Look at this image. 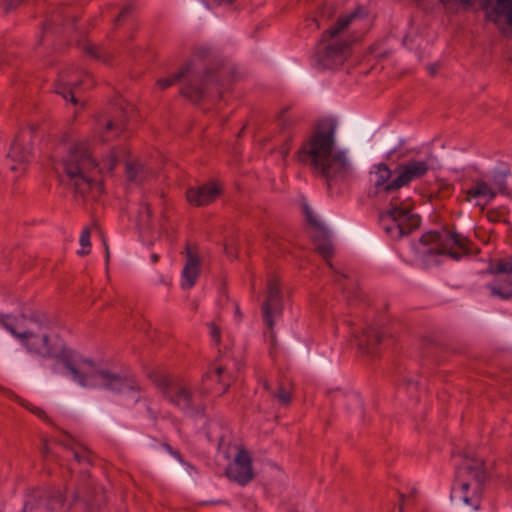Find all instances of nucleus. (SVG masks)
Wrapping results in <instances>:
<instances>
[{
	"label": "nucleus",
	"mask_w": 512,
	"mask_h": 512,
	"mask_svg": "<svg viewBox=\"0 0 512 512\" xmlns=\"http://www.w3.org/2000/svg\"><path fill=\"white\" fill-rule=\"evenodd\" d=\"M29 152L22 143L16 140L8 154L7 159L11 161L10 170L15 172H23L24 164L28 161Z\"/></svg>",
	"instance_id": "18"
},
{
	"label": "nucleus",
	"mask_w": 512,
	"mask_h": 512,
	"mask_svg": "<svg viewBox=\"0 0 512 512\" xmlns=\"http://www.w3.org/2000/svg\"><path fill=\"white\" fill-rule=\"evenodd\" d=\"M390 230H391V228H390V227H387V228H386V231H387V232H390Z\"/></svg>",
	"instance_id": "61"
},
{
	"label": "nucleus",
	"mask_w": 512,
	"mask_h": 512,
	"mask_svg": "<svg viewBox=\"0 0 512 512\" xmlns=\"http://www.w3.org/2000/svg\"><path fill=\"white\" fill-rule=\"evenodd\" d=\"M487 191H489V185L482 180H476L474 186L467 190V195L468 198L486 196Z\"/></svg>",
	"instance_id": "31"
},
{
	"label": "nucleus",
	"mask_w": 512,
	"mask_h": 512,
	"mask_svg": "<svg viewBox=\"0 0 512 512\" xmlns=\"http://www.w3.org/2000/svg\"><path fill=\"white\" fill-rule=\"evenodd\" d=\"M428 171V165L425 161H410L407 164L400 165L398 176L384 187L385 192L398 190L408 185L412 180L423 176Z\"/></svg>",
	"instance_id": "13"
},
{
	"label": "nucleus",
	"mask_w": 512,
	"mask_h": 512,
	"mask_svg": "<svg viewBox=\"0 0 512 512\" xmlns=\"http://www.w3.org/2000/svg\"><path fill=\"white\" fill-rule=\"evenodd\" d=\"M181 463L182 459L179 453L172 451L169 446H164L163 452L156 456L157 467L172 476L181 474L178 470V466Z\"/></svg>",
	"instance_id": "16"
},
{
	"label": "nucleus",
	"mask_w": 512,
	"mask_h": 512,
	"mask_svg": "<svg viewBox=\"0 0 512 512\" xmlns=\"http://www.w3.org/2000/svg\"><path fill=\"white\" fill-rule=\"evenodd\" d=\"M101 141H102V142H106V141H107V139H106L105 137H101Z\"/></svg>",
	"instance_id": "56"
},
{
	"label": "nucleus",
	"mask_w": 512,
	"mask_h": 512,
	"mask_svg": "<svg viewBox=\"0 0 512 512\" xmlns=\"http://www.w3.org/2000/svg\"><path fill=\"white\" fill-rule=\"evenodd\" d=\"M29 409H30L33 413L37 414L38 416H43V415H44L43 410H41V409H39V408H30V407H29Z\"/></svg>",
	"instance_id": "45"
},
{
	"label": "nucleus",
	"mask_w": 512,
	"mask_h": 512,
	"mask_svg": "<svg viewBox=\"0 0 512 512\" xmlns=\"http://www.w3.org/2000/svg\"><path fill=\"white\" fill-rule=\"evenodd\" d=\"M81 363L90 368H94L96 366L95 361L91 358H82Z\"/></svg>",
	"instance_id": "41"
},
{
	"label": "nucleus",
	"mask_w": 512,
	"mask_h": 512,
	"mask_svg": "<svg viewBox=\"0 0 512 512\" xmlns=\"http://www.w3.org/2000/svg\"><path fill=\"white\" fill-rule=\"evenodd\" d=\"M491 292L493 295H497L502 299H511L512 298V290L503 291L498 285H491Z\"/></svg>",
	"instance_id": "36"
},
{
	"label": "nucleus",
	"mask_w": 512,
	"mask_h": 512,
	"mask_svg": "<svg viewBox=\"0 0 512 512\" xmlns=\"http://www.w3.org/2000/svg\"><path fill=\"white\" fill-rule=\"evenodd\" d=\"M129 151L125 148H115L113 149L109 156L106 158L105 163L107 164L110 171L114 169L117 165L118 159L124 156H127Z\"/></svg>",
	"instance_id": "30"
},
{
	"label": "nucleus",
	"mask_w": 512,
	"mask_h": 512,
	"mask_svg": "<svg viewBox=\"0 0 512 512\" xmlns=\"http://www.w3.org/2000/svg\"><path fill=\"white\" fill-rule=\"evenodd\" d=\"M97 376L101 379L102 386L107 389L118 391L124 385V381L119 375L108 370H99Z\"/></svg>",
	"instance_id": "26"
},
{
	"label": "nucleus",
	"mask_w": 512,
	"mask_h": 512,
	"mask_svg": "<svg viewBox=\"0 0 512 512\" xmlns=\"http://www.w3.org/2000/svg\"><path fill=\"white\" fill-rule=\"evenodd\" d=\"M27 506H28V505H27V504H25L24 509H23V511H22V512H26V510H27Z\"/></svg>",
	"instance_id": "57"
},
{
	"label": "nucleus",
	"mask_w": 512,
	"mask_h": 512,
	"mask_svg": "<svg viewBox=\"0 0 512 512\" xmlns=\"http://www.w3.org/2000/svg\"><path fill=\"white\" fill-rule=\"evenodd\" d=\"M133 11V5L128 3L126 5L123 6V8L121 9L119 15L117 16V18L114 20V23L117 25L120 23L121 20H123L125 17H127L131 12Z\"/></svg>",
	"instance_id": "37"
},
{
	"label": "nucleus",
	"mask_w": 512,
	"mask_h": 512,
	"mask_svg": "<svg viewBox=\"0 0 512 512\" xmlns=\"http://www.w3.org/2000/svg\"><path fill=\"white\" fill-rule=\"evenodd\" d=\"M236 455L226 468L227 478L239 486H247L256 477L251 453L243 446L236 445Z\"/></svg>",
	"instance_id": "8"
},
{
	"label": "nucleus",
	"mask_w": 512,
	"mask_h": 512,
	"mask_svg": "<svg viewBox=\"0 0 512 512\" xmlns=\"http://www.w3.org/2000/svg\"><path fill=\"white\" fill-rule=\"evenodd\" d=\"M438 68V64H431L427 67V70L431 75H435L438 71Z\"/></svg>",
	"instance_id": "43"
},
{
	"label": "nucleus",
	"mask_w": 512,
	"mask_h": 512,
	"mask_svg": "<svg viewBox=\"0 0 512 512\" xmlns=\"http://www.w3.org/2000/svg\"><path fill=\"white\" fill-rule=\"evenodd\" d=\"M15 323L10 321V317L0 318L1 325L13 336L19 339L29 353L35 354L41 358H55L56 353L51 345L48 334H36L31 330L24 329L27 317L20 315L16 317Z\"/></svg>",
	"instance_id": "3"
},
{
	"label": "nucleus",
	"mask_w": 512,
	"mask_h": 512,
	"mask_svg": "<svg viewBox=\"0 0 512 512\" xmlns=\"http://www.w3.org/2000/svg\"><path fill=\"white\" fill-rule=\"evenodd\" d=\"M88 183L89 186L80 184V190H77L76 187L73 186L76 198H81L83 200L96 199V197L102 192L101 184L93 180V175L88 176Z\"/></svg>",
	"instance_id": "24"
},
{
	"label": "nucleus",
	"mask_w": 512,
	"mask_h": 512,
	"mask_svg": "<svg viewBox=\"0 0 512 512\" xmlns=\"http://www.w3.org/2000/svg\"><path fill=\"white\" fill-rule=\"evenodd\" d=\"M151 260H152L153 263H157L158 260H159V255L156 254V253L152 254L151 255Z\"/></svg>",
	"instance_id": "48"
},
{
	"label": "nucleus",
	"mask_w": 512,
	"mask_h": 512,
	"mask_svg": "<svg viewBox=\"0 0 512 512\" xmlns=\"http://www.w3.org/2000/svg\"><path fill=\"white\" fill-rule=\"evenodd\" d=\"M420 242L424 246H431L427 250V253L430 255L446 254L453 259L458 260L461 254L455 251L453 246H457L465 254L469 253L468 246L470 241L468 238L450 230H444L441 233L430 231L421 237Z\"/></svg>",
	"instance_id": "5"
},
{
	"label": "nucleus",
	"mask_w": 512,
	"mask_h": 512,
	"mask_svg": "<svg viewBox=\"0 0 512 512\" xmlns=\"http://www.w3.org/2000/svg\"><path fill=\"white\" fill-rule=\"evenodd\" d=\"M381 334L373 327L369 328L363 333L362 337L358 338L359 349L366 354L372 353V346L381 342Z\"/></svg>",
	"instance_id": "22"
},
{
	"label": "nucleus",
	"mask_w": 512,
	"mask_h": 512,
	"mask_svg": "<svg viewBox=\"0 0 512 512\" xmlns=\"http://www.w3.org/2000/svg\"><path fill=\"white\" fill-rule=\"evenodd\" d=\"M85 105H86V103H85V102H82V103H81V106H82V107H85Z\"/></svg>",
	"instance_id": "60"
},
{
	"label": "nucleus",
	"mask_w": 512,
	"mask_h": 512,
	"mask_svg": "<svg viewBox=\"0 0 512 512\" xmlns=\"http://www.w3.org/2000/svg\"><path fill=\"white\" fill-rule=\"evenodd\" d=\"M98 166L97 161L91 156L89 148L83 144H76L70 148L63 159L65 174L72 181V186L80 190V184L89 186L88 176L93 175Z\"/></svg>",
	"instance_id": "4"
},
{
	"label": "nucleus",
	"mask_w": 512,
	"mask_h": 512,
	"mask_svg": "<svg viewBox=\"0 0 512 512\" xmlns=\"http://www.w3.org/2000/svg\"><path fill=\"white\" fill-rule=\"evenodd\" d=\"M148 376L171 403L182 408L190 407L192 394L183 382L160 371H152Z\"/></svg>",
	"instance_id": "7"
},
{
	"label": "nucleus",
	"mask_w": 512,
	"mask_h": 512,
	"mask_svg": "<svg viewBox=\"0 0 512 512\" xmlns=\"http://www.w3.org/2000/svg\"><path fill=\"white\" fill-rule=\"evenodd\" d=\"M229 387H230V385L224 386L225 391H227Z\"/></svg>",
	"instance_id": "58"
},
{
	"label": "nucleus",
	"mask_w": 512,
	"mask_h": 512,
	"mask_svg": "<svg viewBox=\"0 0 512 512\" xmlns=\"http://www.w3.org/2000/svg\"><path fill=\"white\" fill-rule=\"evenodd\" d=\"M457 477L469 479L475 490H481L482 484L487 478L484 461L479 458H468Z\"/></svg>",
	"instance_id": "15"
},
{
	"label": "nucleus",
	"mask_w": 512,
	"mask_h": 512,
	"mask_svg": "<svg viewBox=\"0 0 512 512\" xmlns=\"http://www.w3.org/2000/svg\"><path fill=\"white\" fill-rule=\"evenodd\" d=\"M488 272L495 276L507 275L509 277V285H512V261L491 263Z\"/></svg>",
	"instance_id": "28"
},
{
	"label": "nucleus",
	"mask_w": 512,
	"mask_h": 512,
	"mask_svg": "<svg viewBox=\"0 0 512 512\" xmlns=\"http://www.w3.org/2000/svg\"><path fill=\"white\" fill-rule=\"evenodd\" d=\"M496 280L498 283H503L506 284L507 286H510L509 277L507 275L496 276Z\"/></svg>",
	"instance_id": "42"
},
{
	"label": "nucleus",
	"mask_w": 512,
	"mask_h": 512,
	"mask_svg": "<svg viewBox=\"0 0 512 512\" xmlns=\"http://www.w3.org/2000/svg\"><path fill=\"white\" fill-rule=\"evenodd\" d=\"M224 82L225 79L222 74H218L213 68H208L204 71L202 76L189 79L187 84L181 89V94L191 101H199L203 96L204 85L208 83L223 85Z\"/></svg>",
	"instance_id": "12"
},
{
	"label": "nucleus",
	"mask_w": 512,
	"mask_h": 512,
	"mask_svg": "<svg viewBox=\"0 0 512 512\" xmlns=\"http://www.w3.org/2000/svg\"><path fill=\"white\" fill-rule=\"evenodd\" d=\"M337 125L332 118L316 122L311 136L298 152L300 162L309 164L328 179L342 174L347 168L345 153L335 147Z\"/></svg>",
	"instance_id": "1"
},
{
	"label": "nucleus",
	"mask_w": 512,
	"mask_h": 512,
	"mask_svg": "<svg viewBox=\"0 0 512 512\" xmlns=\"http://www.w3.org/2000/svg\"><path fill=\"white\" fill-rule=\"evenodd\" d=\"M215 1L218 3H222V2L231 3L233 0H215Z\"/></svg>",
	"instance_id": "53"
},
{
	"label": "nucleus",
	"mask_w": 512,
	"mask_h": 512,
	"mask_svg": "<svg viewBox=\"0 0 512 512\" xmlns=\"http://www.w3.org/2000/svg\"><path fill=\"white\" fill-rule=\"evenodd\" d=\"M314 238L317 252L327 261L329 266L333 268V265L329 261L333 254V247L328 240V232L326 229L320 230V232H317Z\"/></svg>",
	"instance_id": "23"
},
{
	"label": "nucleus",
	"mask_w": 512,
	"mask_h": 512,
	"mask_svg": "<svg viewBox=\"0 0 512 512\" xmlns=\"http://www.w3.org/2000/svg\"><path fill=\"white\" fill-rule=\"evenodd\" d=\"M481 490H475L469 479L457 477L451 490V501L460 512H473L479 507V494Z\"/></svg>",
	"instance_id": "9"
},
{
	"label": "nucleus",
	"mask_w": 512,
	"mask_h": 512,
	"mask_svg": "<svg viewBox=\"0 0 512 512\" xmlns=\"http://www.w3.org/2000/svg\"><path fill=\"white\" fill-rule=\"evenodd\" d=\"M28 129H29L32 133H34V132H36V131H37V129H38V124H35V123H31V124H29V125H28Z\"/></svg>",
	"instance_id": "46"
},
{
	"label": "nucleus",
	"mask_w": 512,
	"mask_h": 512,
	"mask_svg": "<svg viewBox=\"0 0 512 512\" xmlns=\"http://www.w3.org/2000/svg\"><path fill=\"white\" fill-rule=\"evenodd\" d=\"M83 84L82 80L76 82L69 81V73L62 72L55 83V92L61 95L64 99H67L68 92H73L75 88L80 87Z\"/></svg>",
	"instance_id": "25"
},
{
	"label": "nucleus",
	"mask_w": 512,
	"mask_h": 512,
	"mask_svg": "<svg viewBox=\"0 0 512 512\" xmlns=\"http://www.w3.org/2000/svg\"><path fill=\"white\" fill-rule=\"evenodd\" d=\"M74 457H75V459H76L77 461H80V460H81V455H80V453H79L78 451H75V452H74Z\"/></svg>",
	"instance_id": "51"
},
{
	"label": "nucleus",
	"mask_w": 512,
	"mask_h": 512,
	"mask_svg": "<svg viewBox=\"0 0 512 512\" xmlns=\"http://www.w3.org/2000/svg\"><path fill=\"white\" fill-rule=\"evenodd\" d=\"M80 245L82 249L78 251V254L86 255L89 252L88 248L90 247V232L88 229H85L82 232L80 236Z\"/></svg>",
	"instance_id": "35"
},
{
	"label": "nucleus",
	"mask_w": 512,
	"mask_h": 512,
	"mask_svg": "<svg viewBox=\"0 0 512 512\" xmlns=\"http://www.w3.org/2000/svg\"><path fill=\"white\" fill-rule=\"evenodd\" d=\"M245 127H246V126H244V127H243V129H242L241 131H239V133H238V135H237L238 137H241V136H242V132H243V130L245 129Z\"/></svg>",
	"instance_id": "54"
},
{
	"label": "nucleus",
	"mask_w": 512,
	"mask_h": 512,
	"mask_svg": "<svg viewBox=\"0 0 512 512\" xmlns=\"http://www.w3.org/2000/svg\"><path fill=\"white\" fill-rule=\"evenodd\" d=\"M306 217L308 222L313 225L317 232H320V230H324L325 228L313 217L312 213L307 209L306 210Z\"/></svg>",
	"instance_id": "38"
},
{
	"label": "nucleus",
	"mask_w": 512,
	"mask_h": 512,
	"mask_svg": "<svg viewBox=\"0 0 512 512\" xmlns=\"http://www.w3.org/2000/svg\"><path fill=\"white\" fill-rule=\"evenodd\" d=\"M21 405H24L26 408L29 409V406L25 405L24 402H21Z\"/></svg>",
	"instance_id": "59"
},
{
	"label": "nucleus",
	"mask_w": 512,
	"mask_h": 512,
	"mask_svg": "<svg viewBox=\"0 0 512 512\" xmlns=\"http://www.w3.org/2000/svg\"><path fill=\"white\" fill-rule=\"evenodd\" d=\"M486 196L490 199H493L496 196L495 191L489 186V191L486 192Z\"/></svg>",
	"instance_id": "44"
},
{
	"label": "nucleus",
	"mask_w": 512,
	"mask_h": 512,
	"mask_svg": "<svg viewBox=\"0 0 512 512\" xmlns=\"http://www.w3.org/2000/svg\"><path fill=\"white\" fill-rule=\"evenodd\" d=\"M106 258H107V260L109 259V251H108V248H106Z\"/></svg>",
	"instance_id": "55"
},
{
	"label": "nucleus",
	"mask_w": 512,
	"mask_h": 512,
	"mask_svg": "<svg viewBox=\"0 0 512 512\" xmlns=\"http://www.w3.org/2000/svg\"><path fill=\"white\" fill-rule=\"evenodd\" d=\"M23 0H5L4 9L6 12L15 10Z\"/></svg>",
	"instance_id": "39"
},
{
	"label": "nucleus",
	"mask_w": 512,
	"mask_h": 512,
	"mask_svg": "<svg viewBox=\"0 0 512 512\" xmlns=\"http://www.w3.org/2000/svg\"><path fill=\"white\" fill-rule=\"evenodd\" d=\"M382 218H390L396 224L398 237L410 234L421 222L419 215L413 212L410 199L400 200L398 197L390 201L389 209L382 214Z\"/></svg>",
	"instance_id": "6"
},
{
	"label": "nucleus",
	"mask_w": 512,
	"mask_h": 512,
	"mask_svg": "<svg viewBox=\"0 0 512 512\" xmlns=\"http://www.w3.org/2000/svg\"><path fill=\"white\" fill-rule=\"evenodd\" d=\"M376 174V181H375V186L377 189H382L383 191L384 190V187L387 186L388 184H385L391 177L392 175V172L391 170L389 169V167L384 164V163H381L377 166V170L375 172Z\"/></svg>",
	"instance_id": "29"
},
{
	"label": "nucleus",
	"mask_w": 512,
	"mask_h": 512,
	"mask_svg": "<svg viewBox=\"0 0 512 512\" xmlns=\"http://www.w3.org/2000/svg\"><path fill=\"white\" fill-rule=\"evenodd\" d=\"M191 66L192 65L190 62L186 63L174 76L169 78L158 79L157 85H159L162 89H165L174 84L175 82L180 81L183 78H186L187 76H189L191 72Z\"/></svg>",
	"instance_id": "27"
},
{
	"label": "nucleus",
	"mask_w": 512,
	"mask_h": 512,
	"mask_svg": "<svg viewBox=\"0 0 512 512\" xmlns=\"http://www.w3.org/2000/svg\"><path fill=\"white\" fill-rule=\"evenodd\" d=\"M126 176L128 181L140 184L152 173L143 163L138 161H126Z\"/></svg>",
	"instance_id": "21"
},
{
	"label": "nucleus",
	"mask_w": 512,
	"mask_h": 512,
	"mask_svg": "<svg viewBox=\"0 0 512 512\" xmlns=\"http://www.w3.org/2000/svg\"><path fill=\"white\" fill-rule=\"evenodd\" d=\"M211 334L214 337V339L216 340V342L220 341V329L217 326H215V325L211 326Z\"/></svg>",
	"instance_id": "40"
},
{
	"label": "nucleus",
	"mask_w": 512,
	"mask_h": 512,
	"mask_svg": "<svg viewBox=\"0 0 512 512\" xmlns=\"http://www.w3.org/2000/svg\"><path fill=\"white\" fill-rule=\"evenodd\" d=\"M283 300L280 282L277 278H270L267 282L266 299L262 304V314L267 327H274V316L282 313Z\"/></svg>",
	"instance_id": "11"
},
{
	"label": "nucleus",
	"mask_w": 512,
	"mask_h": 512,
	"mask_svg": "<svg viewBox=\"0 0 512 512\" xmlns=\"http://www.w3.org/2000/svg\"><path fill=\"white\" fill-rule=\"evenodd\" d=\"M222 192V185L217 181H210L197 188H190L186 192L187 201L194 206H205L213 202Z\"/></svg>",
	"instance_id": "14"
},
{
	"label": "nucleus",
	"mask_w": 512,
	"mask_h": 512,
	"mask_svg": "<svg viewBox=\"0 0 512 512\" xmlns=\"http://www.w3.org/2000/svg\"><path fill=\"white\" fill-rule=\"evenodd\" d=\"M54 399L68 407H77L81 404V399L76 390L67 383L57 384L54 388Z\"/></svg>",
	"instance_id": "20"
},
{
	"label": "nucleus",
	"mask_w": 512,
	"mask_h": 512,
	"mask_svg": "<svg viewBox=\"0 0 512 512\" xmlns=\"http://www.w3.org/2000/svg\"><path fill=\"white\" fill-rule=\"evenodd\" d=\"M469 5L470 0H461ZM490 0H483V7L487 9V17L494 22H498L504 17L506 22L512 27V0H497L494 7L488 8Z\"/></svg>",
	"instance_id": "17"
},
{
	"label": "nucleus",
	"mask_w": 512,
	"mask_h": 512,
	"mask_svg": "<svg viewBox=\"0 0 512 512\" xmlns=\"http://www.w3.org/2000/svg\"><path fill=\"white\" fill-rule=\"evenodd\" d=\"M275 397L279 401V403L283 405H289L292 398V393L290 390H287L282 384L279 385L278 391L275 394Z\"/></svg>",
	"instance_id": "34"
},
{
	"label": "nucleus",
	"mask_w": 512,
	"mask_h": 512,
	"mask_svg": "<svg viewBox=\"0 0 512 512\" xmlns=\"http://www.w3.org/2000/svg\"><path fill=\"white\" fill-rule=\"evenodd\" d=\"M263 386H264V388H265L266 390H270V385H269L268 381H266V380H265V381L263 382Z\"/></svg>",
	"instance_id": "52"
},
{
	"label": "nucleus",
	"mask_w": 512,
	"mask_h": 512,
	"mask_svg": "<svg viewBox=\"0 0 512 512\" xmlns=\"http://www.w3.org/2000/svg\"><path fill=\"white\" fill-rule=\"evenodd\" d=\"M55 359L72 375L73 379L76 380L81 386L87 385V376L74 363L70 351L62 349L56 356Z\"/></svg>",
	"instance_id": "19"
},
{
	"label": "nucleus",
	"mask_w": 512,
	"mask_h": 512,
	"mask_svg": "<svg viewBox=\"0 0 512 512\" xmlns=\"http://www.w3.org/2000/svg\"><path fill=\"white\" fill-rule=\"evenodd\" d=\"M143 214H145L147 218H150L151 211H150V208L148 206H145V211H144Z\"/></svg>",
	"instance_id": "49"
},
{
	"label": "nucleus",
	"mask_w": 512,
	"mask_h": 512,
	"mask_svg": "<svg viewBox=\"0 0 512 512\" xmlns=\"http://www.w3.org/2000/svg\"><path fill=\"white\" fill-rule=\"evenodd\" d=\"M360 11V8H357L350 14L341 16L335 25L324 32L322 42L325 46L320 54V62L323 66L335 68L344 63L346 59L345 52L349 48L350 42L347 40L338 41L336 39L359 16Z\"/></svg>",
	"instance_id": "2"
},
{
	"label": "nucleus",
	"mask_w": 512,
	"mask_h": 512,
	"mask_svg": "<svg viewBox=\"0 0 512 512\" xmlns=\"http://www.w3.org/2000/svg\"><path fill=\"white\" fill-rule=\"evenodd\" d=\"M95 120L97 121V123L99 125H103L104 130L106 132L111 131V130H117L119 132H122L124 130L125 125L123 123L115 122L112 119H108L107 121L103 122L102 118L100 116H95Z\"/></svg>",
	"instance_id": "33"
},
{
	"label": "nucleus",
	"mask_w": 512,
	"mask_h": 512,
	"mask_svg": "<svg viewBox=\"0 0 512 512\" xmlns=\"http://www.w3.org/2000/svg\"><path fill=\"white\" fill-rule=\"evenodd\" d=\"M399 512H403V508L402 507H399Z\"/></svg>",
	"instance_id": "62"
},
{
	"label": "nucleus",
	"mask_w": 512,
	"mask_h": 512,
	"mask_svg": "<svg viewBox=\"0 0 512 512\" xmlns=\"http://www.w3.org/2000/svg\"><path fill=\"white\" fill-rule=\"evenodd\" d=\"M82 49L91 57L99 59L103 62H108L110 59V55L100 52L93 44L86 43L83 45Z\"/></svg>",
	"instance_id": "32"
},
{
	"label": "nucleus",
	"mask_w": 512,
	"mask_h": 512,
	"mask_svg": "<svg viewBox=\"0 0 512 512\" xmlns=\"http://www.w3.org/2000/svg\"><path fill=\"white\" fill-rule=\"evenodd\" d=\"M185 263L181 271V287L184 290H189L197 282L201 273L202 256L200 254L197 244L187 242L183 251Z\"/></svg>",
	"instance_id": "10"
},
{
	"label": "nucleus",
	"mask_w": 512,
	"mask_h": 512,
	"mask_svg": "<svg viewBox=\"0 0 512 512\" xmlns=\"http://www.w3.org/2000/svg\"><path fill=\"white\" fill-rule=\"evenodd\" d=\"M224 372V368L223 367H218L216 368L215 370V373L218 375V376H221V374Z\"/></svg>",
	"instance_id": "50"
},
{
	"label": "nucleus",
	"mask_w": 512,
	"mask_h": 512,
	"mask_svg": "<svg viewBox=\"0 0 512 512\" xmlns=\"http://www.w3.org/2000/svg\"><path fill=\"white\" fill-rule=\"evenodd\" d=\"M68 94L70 95V101H71V103H73V104H75V105H76V104L78 103V100H77V98L74 96L73 92H68Z\"/></svg>",
	"instance_id": "47"
}]
</instances>
